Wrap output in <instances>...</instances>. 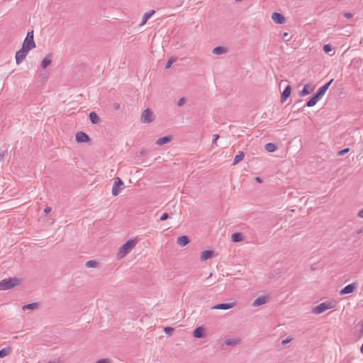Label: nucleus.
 Returning <instances> with one entry per match:
<instances>
[{"label": "nucleus", "instance_id": "nucleus-1", "mask_svg": "<svg viewBox=\"0 0 363 363\" xmlns=\"http://www.w3.org/2000/svg\"><path fill=\"white\" fill-rule=\"evenodd\" d=\"M136 243L137 242L135 240H130L127 241L118 249L117 258L118 259L123 258L133 250V248L136 245Z\"/></svg>", "mask_w": 363, "mask_h": 363}, {"label": "nucleus", "instance_id": "nucleus-2", "mask_svg": "<svg viewBox=\"0 0 363 363\" xmlns=\"http://www.w3.org/2000/svg\"><path fill=\"white\" fill-rule=\"evenodd\" d=\"M335 305L336 303L335 301H325L313 307L312 313L314 314H320L328 309L335 308Z\"/></svg>", "mask_w": 363, "mask_h": 363}, {"label": "nucleus", "instance_id": "nucleus-3", "mask_svg": "<svg viewBox=\"0 0 363 363\" xmlns=\"http://www.w3.org/2000/svg\"><path fill=\"white\" fill-rule=\"evenodd\" d=\"M20 284V280L16 277L4 279L0 281V289L8 290Z\"/></svg>", "mask_w": 363, "mask_h": 363}, {"label": "nucleus", "instance_id": "nucleus-4", "mask_svg": "<svg viewBox=\"0 0 363 363\" xmlns=\"http://www.w3.org/2000/svg\"><path fill=\"white\" fill-rule=\"evenodd\" d=\"M22 48H23V49H26L28 51H30L33 48H35V43L33 40V30L28 32L26 37L24 39V41L23 43Z\"/></svg>", "mask_w": 363, "mask_h": 363}, {"label": "nucleus", "instance_id": "nucleus-5", "mask_svg": "<svg viewBox=\"0 0 363 363\" xmlns=\"http://www.w3.org/2000/svg\"><path fill=\"white\" fill-rule=\"evenodd\" d=\"M125 188V184L119 178L116 177L114 179V182L113 184L111 194L113 196H116L119 194V193Z\"/></svg>", "mask_w": 363, "mask_h": 363}, {"label": "nucleus", "instance_id": "nucleus-6", "mask_svg": "<svg viewBox=\"0 0 363 363\" xmlns=\"http://www.w3.org/2000/svg\"><path fill=\"white\" fill-rule=\"evenodd\" d=\"M155 118V116L153 112L150 108H147L142 112L140 122L143 123H150L154 121Z\"/></svg>", "mask_w": 363, "mask_h": 363}, {"label": "nucleus", "instance_id": "nucleus-7", "mask_svg": "<svg viewBox=\"0 0 363 363\" xmlns=\"http://www.w3.org/2000/svg\"><path fill=\"white\" fill-rule=\"evenodd\" d=\"M28 52V50L23 49V48H21L18 52H16V62L17 65L21 64L26 59Z\"/></svg>", "mask_w": 363, "mask_h": 363}, {"label": "nucleus", "instance_id": "nucleus-8", "mask_svg": "<svg viewBox=\"0 0 363 363\" xmlns=\"http://www.w3.org/2000/svg\"><path fill=\"white\" fill-rule=\"evenodd\" d=\"M269 296L264 295V296H260L258 298H257L252 303V306L253 307H257L262 305L265 304L269 301Z\"/></svg>", "mask_w": 363, "mask_h": 363}, {"label": "nucleus", "instance_id": "nucleus-9", "mask_svg": "<svg viewBox=\"0 0 363 363\" xmlns=\"http://www.w3.org/2000/svg\"><path fill=\"white\" fill-rule=\"evenodd\" d=\"M236 303L235 302L232 303H219L217 305H215L211 308L212 309H218V310H228L233 308L235 307Z\"/></svg>", "mask_w": 363, "mask_h": 363}, {"label": "nucleus", "instance_id": "nucleus-10", "mask_svg": "<svg viewBox=\"0 0 363 363\" xmlns=\"http://www.w3.org/2000/svg\"><path fill=\"white\" fill-rule=\"evenodd\" d=\"M76 140L78 143H86L90 140V138L87 134L82 131H79L76 134Z\"/></svg>", "mask_w": 363, "mask_h": 363}, {"label": "nucleus", "instance_id": "nucleus-11", "mask_svg": "<svg viewBox=\"0 0 363 363\" xmlns=\"http://www.w3.org/2000/svg\"><path fill=\"white\" fill-rule=\"evenodd\" d=\"M356 284L355 283H352V284H348L346 286H345L340 291V295H344V294H351L352 293L355 288H356Z\"/></svg>", "mask_w": 363, "mask_h": 363}, {"label": "nucleus", "instance_id": "nucleus-12", "mask_svg": "<svg viewBox=\"0 0 363 363\" xmlns=\"http://www.w3.org/2000/svg\"><path fill=\"white\" fill-rule=\"evenodd\" d=\"M333 82V79H331L330 82L320 87L318 90V91L315 93L320 99L323 96V95L325 94L326 91L328 89L330 85Z\"/></svg>", "mask_w": 363, "mask_h": 363}, {"label": "nucleus", "instance_id": "nucleus-13", "mask_svg": "<svg viewBox=\"0 0 363 363\" xmlns=\"http://www.w3.org/2000/svg\"><path fill=\"white\" fill-rule=\"evenodd\" d=\"M272 19L278 24H282L285 22V17L282 14L277 12L272 13Z\"/></svg>", "mask_w": 363, "mask_h": 363}, {"label": "nucleus", "instance_id": "nucleus-14", "mask_svg": "<svg viewBox=\"0 0 363 363\" xmlns=\"http://www.w3.org/2000/svg\"><path fill=\"white\" fill-rule=\"evenodd\" d=\"M193 335L196 338H202L205 336V328L202 326L196 328L194 332Z\"/></svg>", "mask_w": 363, "mask_h": 363}, {"label": "nucleus", "instance_id": "nucleus-15", "mask_svg": "<svg viewBox=\"0 0 363 363\" xmlns=\"http://www.w3.org/2000/svg\"><path fill=\"white\" fill-rule=\"evenodd\" d=\"M52 62V54L47 55L42 60L40 66L43 69H45Z\"/></svg>", "mask_w": 363, "mask_h": 363}, {"label": "nucleus", "instance_id": "nucleus-16", "mask_svg": "<svg viewBox=\"0 0 363 363\" xmlns=\"http://www.w3.org/2000/svg\"><path fill=\"white\" fill-rule=\"evenodd\" d=\"M155 13L154 10H151L143 15L142 22L140 24V26H144L147 21L153 16Z\"/></svg>", "mask_w": 363, "mask_h": 363}, {"label": "nucleus", "instance_id": "nucleus-17", "mask_svg": "<svg viewBox=\"0 0 363 363\" xmlns=\"http://www.w3.org/2000/svg\"><path fill=\"white\" fill-rule=\"evenodd\" d=\"M171 140H172V136L168 135V136L162 137V138L157 139L155 142V144L161 146V145H163L164 144L169 143Z\"/></svg>", "mask_w": 363, "mask_h": 363}, {"label": "nucleus", "instance_id": "nucleus-18", "mask_svg": "<svg viewBox=\"0 0 363 363\" xmlns=\"http://www.w3.org/2000/svg\"><path fill=\"white\" fill-rule=\"evenodd\" d=\"M213 250H204L201 252V260L206 261L208 259H211L213 257Z\"/></svg>", "mask_w": 363, "mask_h": 363}, {"label": "nucleus", "instance_id": "nucleus-19", "mask_svg": "<svg viewBox=\"0 0 363 363\" xmlns=\"http://www.w3.org/2000/svg\"><path fill=\"white\" fill-rule=\"evenodd\" d=\"M224 342L227 346H235L240 344V340L239 338H226Z\"/></svg>", "mask_w": 363, "mask_h": 363}, {"label": "nucleus", "instance_id": "nucleus-20", "mask_svg": "<svg viewBox=\"0 0 363 363\" xmlns=\"http://www.w3.org/2000/svg\"><path fill=\"white\" fill-rule=\"evenodd\" d=\"M177 242L181 247H184V246L186 245L189 242V238L187 236L182 235V236L179 237L177 238Z\"/></svg>", "mask_w": 363, "mask_h": 363}, {"label": "nucleus", "instance_id": "nucleus-21", "mask_svg": "<svg viewBox=\"0 0 363 363\" xmlns=\"http://www.w3.org/2000/svg\"><path fill=\"white\" fill-rule=\"evenodd\" d=\"M291 92V87L290 85H288L284 90L281 94V101H284L287 98L289 97Z\"/></svg>", "mask_w": 363, "mask_h": 363}, {"label": "nucleus", "instance_id": "nucleus-22", "mask_svg": "<svg viewBox=\"0 0 363 363\" xmlns=\"http://www.w3.org/2000/svg\"><path fill=\"white\" fill-rule=\"evenodd\" d=\"M212 52L214 55H220L226 53L227 49L222 46H218L213 49Z\"/></svg>", "mask_w": 363, "mask_h": 363}, {"label": "nucleus", "instance_id": "nucleus-23", "mask_svg": "<svg viewBox=\"0 0 363 363\" xmlns=\"http://www.w3.org/2000/svg\"><path fill=\"white\" fill-rule=\"evenodd\" d=\"M38 307H39V303H28V304L23 306H22V310L23 311H25V310L34 311V310L38 309Z\"/></svg>", "mask_w": 363, "mask_h": 363}, {"label": "nucleus", "instance_id": "nucleus-24", "mask_svg": "<svg viewBox=\"0 0 363 363\" xmlns=\"http://www.w3.org/2000/svg\"><path fill=\"white\" fill-rule=\"evenodd\" d=\"M320 99V98L316 94H315L314 96L311 97L307 102L306 106L308 107H312L315 106Z\"/></svg>", "mask_w": 363, "mask_h": 363}, {"label": "nucleus", "instance_id": "nucleus-25", "mask_svg": "<svg viewBox=\"0 0 363 363\" xmlns=\"http://www.w3.org/2000/svg\"><path fill=\"white\" fill-rule=\"evenodd\" d=\"M313 89L309 84H306L303 89L300 91L299 96H304L309 94L312 91Z\"/></svg>", "mask_w": 363, "mask_h": 363}, {"label": "nucleus", "instance_id": "nucleus-26", "mask_svg": "<svg viewBox=\"0 0 363 363\" xmlns=\"http://www.w3.org/2000/svg\"><path fill=\"white\" fill-rule=\"evenodd\" d=\"M89 118L92 123L97 124L100 122V118L95 112H91L89 113Z\"/></svg>", "mask_w": 363, "mask_h": 363}, {"label": "nucleus", "instance_id": "nucleus-27", "mask_svg": "<svg viewBox=\"0 0 363 363\" xmlns=\"http://www.w3.org/2000/svg\"><path fill=\"white\" fill-rule=\"evenodd\" d=\"M244 157H245L244 152L242 151H240L239 153L237 155H235L233 162V164L236 165L237 164H238L240 162H241L244 159Z\"/></svg>", "mask_w": 363, "mask_h": 363}, {"label": "nucleus", "instance_id": "nucleus-28", "mask_svg": "<svg viewBox=\"0 0 363 363\" xmlns=\"http://www.w3.org/2000/svg\"><path fill=\"white\" fill-rule=\"evenodd\" d=\"M232 241L235 242H238L242 241V235L240 233H235L232 235Z\"/></svg>", "mask_w": 363, "mask_h": 363}, {"label": "nucleus", "instance_id": "nucleus-29", "mask_svg": "<svg viewBox=\"0 0 363 363\" xmlns=\"http://www.w3.org/2000/svg\"><path fill=\"white\" fill-rule=\"evenodd\" d=\"M11 352V347H5L0 350V358H4L9 354H10Z\"/></svg>", "mask_w": 363, "mask_h": 363}, {"label": "nucleus", "instance_id": "nucleus-30", "mask_svg": "<svg viewBox=\"0 0 363 363\" xmlns=\"http://www.w3.org/2000/svg\"><path fill=\"white\" fill-rule=\"evenodd\" d=\"M265 150L269 152H273L277 150V147L273 143H267L265 145Z\"/></svg>", "mask_w": 363, "mask_h": 363}, {"label": "nucleus", "instance_id": "nucleus-31", "mask_svg": "<svg viewBox=\"0 0 363 363\" xmlns=\"http://www.w3.org/2000/svg\"><path fill=\"white\" fill-rule=\"evenodd\" d=\"M86 267L88 268H94L97 266V262L94 260H89L86 262Z\"/></svg>", "mask_w": 363, "mask_h": 363}, {"label": "nucleus", "instance_id": "nucleus-32", "mask_svg": "<svg viewBox=\"0 0 363 363\" xmlns=\"http://www.w3.org/2000/svg\"><path fill=\"white\" fill-rule=\"evenodd\" d=\"M176 61V59L174 57H170L167 64H166V69H169L171 67L172 65Z\"/></svg>", "mask_w": 363, "mask_h": 363}, {"label": "nucleus", "instance_id": "nucleus-33", "mask_svg": "<svg viewBox=\"0 0 363 363\" xmlns=\"http://www.w3.org/2000/svg\"><path fill=\"white\" fill-rule=\"evenodd\" d=\"M174 329L172 327H165L164 328V331L165 332L166 334H168V335H172V333L174 332Z\"/></svg>", "mask_w": 363, "mask_h": 363}, {"label": "nucleus", "instance_id": "nucleus-34", "mask_svg": "<svg viewBox=\"0 0 363 363\" xmlns=\"http://www.w3.org/2000/svg\"><path fill=\"white\" fill-rule=\"evenodd\" d=\"M7 155L6 150H3L0 152V162H3Z\"/></svg>", "mask_w": 363, "mask_h": 363}, {"label": "nucleus", "instance_id": "nucleus-35", "mask_svg": "<svg viewBox=\"0 0 363 363\" xmlns=\"http://www.w3.org/2000/svg\"><path fill=\"white\" fill-rule=\"evenodd\" d=\"M323 50L325 52L328 53L332 50V47L329 44H326L323 46Z\"/></svg>", "mask_w": 363, "mask_h": 363}, {"label": "nucleus", "instance_id": "nucleus-36", "mask_svg": "<svg viewBox=\"0 0 363 363\" xmlns=\"http://www.w3.org/2000/svg\"><path fill=\"white\" fill-rule=\"evenodd\" d=\"M185 103H186V99L182 97L181 99H179V101H177V106H182L185 104Z\"/></svg>", "mask_w": 363, "mask_h": 363}, {"label": "nucleus", "instance_id": "nucleus-37", "mask_svg": "<svg viewBox=\"0 0 363 363\" xmlns=\"http://www.w3.org/2000/svg\"><path fill=\"white\" fill-rule=\"evenodd\" d=\"M350 151V148H345L343 150H341L338 152V155L339 156H342V155H344L345 154L347 153L348 152Z\"/></svg>", "mask_w": 363, "mask_h": 363}, {"label": "nucleus", "instance_id": "nucleus-38", "mask_svg": "<svg viewBox=\"0 0 363 363\" xmlns=\"http://www.w3.org/2000/svg\"><path fill=\"white\" fill-rule=\"evenodd\" d=\"M96 363H111V360L108 358H104L96 361Z\"/></svg>", "mask_w": 363, "mask_h": 363}, {"label": "nucleus", "instance_id": "nucleus-39", "mask_svg": "<svg viewBox=\"0 0 363 363\" xmlns=\"http://www.w3.org/2000/svg\"><path fill=\"white\" fill-rule=\"evenodd\" d=\"M169 217V215L167 213H164L162 216L160 217V220L161 221H164L165 220H167Z\"/></svg>", "mask_w": 363, "mask_h": 363}, {"label": "nucleus", "instance_id": "nucleus-40", "mask_svg": "<svg viewBox=\"0 0 363 363\" xmlns=\"http://www.w3.org/2000/svg\"><path fill=\"white\" fill-rule=\"evenodd\" d=\"M219 138V135L218 134L213 135V138L212 141V145H216L217 140Z\"/></svg>", "mask_w": 363, "mask_h": 363}, {"label": "nucleus", "instance_id": "nucleus-41", "mask_svg": "<svg viewBox=\"0 0 363 363\" xmlns=\"http://www.w3.org/2000/svg\"><path fill=\"white\" fill-rule=\"evenodd\" d=\"M52 208L50 207H46L45 209H44V213L47 216L48 215L50 211H51Z\"/></svg>", "mask_w": 363, "mask_h": 363}, {"label": "nucleus", "instance_id": "nucleus-42", "mask_svg": "<svg viewBox=\"0 0 363 363\" xmlns=\"http://www.w3.org/2000/svg\"><path fill=\"white\" fill-rule=\"evenodd\" d=\"M113 107L115 110H118V109H120L121 106H120L119 103H114L113 105Z\"/></svg>", "mask_w": 363, "mask_h": 363}, {"label": "nucleus", "instance_id": "nucleus-43", "mask_svg": "<svg viewBox=\"0 0 363 363\" xmlns=\"http://www.w3.org/2000/svg\"><path fill=\"white\" fill-rule=\"evenodd\" d=\"M282 38L286 39V40H289L290 38H289V34L288 33H284L283 35H282Z\"/></svg>", "mask_w": 363, "mask_h": 363}, {"label": "nucleus", "instance_id": "nucleus-44", "mask_svg": "<svg viewBox=\"0 0 363 363\" xmlns=\"http://www.w3.org/2000/svg\"><path fill=\"white\" fill-rule=\"evenodd\" d=\"M344 16L347 18H351L352 16V14L350 13H344Z\"/></svg>", "mask_w": 363, "mask_h": 363}, {"label": "nucleus", "instance_id": "nucleus-45", "mask_svg": "<svg viewBox=\"0 0 363 363\" xmlns=\"http://www.w3.org/2000/svg\"><path fill=\"white\" fill-rule=\"evenodd\" d=\"M357 216H358L359 218H363V209H362V210L359 211Z\"/></svg>", "mask_w": 363, "mask_h": 363}, {"label": "nucleus", "instance_id": "nucleus-46", "mask_svg": "<svg viewBox=\"0 0 363 363\" xmlns=\"http://www.w3.org/2000/svg\"><path fill=\"white\" fill-rule=\"evenodd\" d=\"M255 181H256L257 182H258V183H262V179L260 177H257L255 178Z\"/></svg>", "mask_w": 363, "mask_h": 363}, {"label": "nucleus", "instance_id": "nucleus-47", "mask_svg": "<svg viewBox=\"0 0 363 363\" xmlns=\"http://www.w3.org/2000/svg\"><path fill=\"white\" fill-rule=\"evenodd\" d=\"M290 341H291V339H286V340H283L282 344H283V345L287 344V343H289Z\"/></svg>", "mask_w": 363, "mask_h": 363}, {"label": "nucleus", "instance_id": "nucleus-48", "mask_svg": "<svg viewBox=\"0 0 363 363\" xmlns=\"http://www.w3.org/2000/svg\"><path fill=\"white\" fill-rule=\"evenodd\" d=\"M242 0H235L236 2H240Z\"/></svg>", "mask_w": 363, "mask_h": 363}]
</instances>
